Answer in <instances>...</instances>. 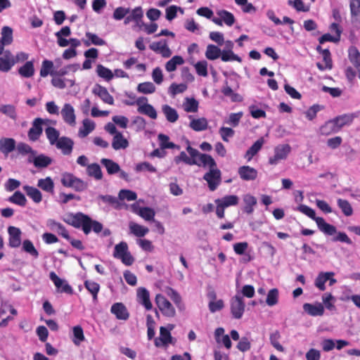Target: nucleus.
Here are the masks:
<instances>
[{"mask_svg": "<svg viewBox=\"0 0 360 360\" xmlns=\"http://www.w3.org/2000/svg\"><path fill=\"white\" fill-rule=\"evenodd\" d=\"M22 250L30 255L34 258H37L39 257V252L37 249L34 248L32 242L30 240H25L22 242Z\"/></svg>", "mask_w": 360, "mask_h": 360, "instance_id": "nucleus-61", "label": "nucleus"}, {"mask_svg": "<svg viewBox=\"0 0 360 360\" xmlns=\"http://www.w3.org/2000/svg\"><path fill=\"white\" fill-rule=\"evenodd\" d=\"M95 122L89 119H84L82 122V127H81L78 131V136L80 138L87 136L91 131L95 129Z\"/></svg>", "mask_w": 360, "mask_h": 360, "instance_id": "nucleus-29", "label": "nucleus"}, {"mask_svg": "<svg viewBox=\"0 0 360 360\" xmlns=\"http://www.w3.org/2000/svg\"><path fill=\"white\" fill-rule=\"evenodd\" d=\"M0 112L13 120H16L18 118L16 108L11 104L1 105Z\"/></svg>", "mask_w": 360, "mask_h": 360, "instance_id": "nucleus-37", "label": "nucleus"}, {"mask_svg": "<svg viewBox=\"0 0 360 360\" xmlns=\"http://www.w3.org/2000/svg\"><path fill=\"white\" fill-rule=\"evenodd\" d=\"M155 215V212L154 210L149 207H143L141 210H139V216L147 221H154Z\"/></svg>", "mask_w": 360, "mask_h": 360, "instance_id": "nucleus-64", "label": "nucleus"}, {"mask_svg": "<svg viewBox=\"0 0 360 360\" xmlns=\"http://www.w3.org/2000/svg\"><path fill=\"white\" fill-rule=\"evenodd\" d=\"M129 146V142L124 137L122 134L117 133L116 134L113 139L112 142V147L116 150H120V149H125Z\"/></svg>", "mask_w": 360, "mask_h": 360, "instance_id": "nucleus-33", "label": "nucleus"}, {"mask_svg": "<svg viewBox=\"0 0 360 360\" xmlns=\"http://www.w3.org/2000/svg\"><path fill=\"white\" fill-rule=\"evenodd\" d=\"M245 307L243 297L239 293H237L230 300L231 313L234 319H240L242 318L245 311Z\"/></svg>", "mask_w": 360, "mask_h": 360, "instance_id": "nucleus-7", "label": "nucleus"}, {"mask_svg": "<svg viewBox=\"0 0 360 360\" xmlns=\"http://www.w3.org/2000/svg\"><path fill=\"white\" fill-rule=\"evenodd\" d=\"M202 158L203 159L201 167H209V171L204 174L203 179L207 181L209 189L214 191L221 182V172L211 155H202Z\"/></svg>", "mask_w": 360, "mask_h": 360, "instance_id": "nucleus-1", "label": "nucleus"}, {"mask_svg": "<svg viewBox=\"0 0 360 360\" xmlns=\"http://www.w3.org/2000/svg\"><path fill=\"white\" fill-rule=\"evenodd\" d=\"M101 163L106 168L108 174L112 175L120 171V165L110 159L102 158Z\"/></svg>", "mask_w": 360, "mask_h": 360, "instance_id": "nucleus-36", "label": "nucleus"}, {"mask_svg": "<svg viewBox=\"0 0 360 360\" xmlns=\"http://www.w3.org/2000/svg\"><path fill=\"white\" fill-rule=\"evenodd\" d=\"M63 220L65 222L75 228H82L86 235L90 233V229H89L90 217L88 215L82 212H77L75 214L69 213L65 216Z\"/></svg>", "mask_w": 360, "mask_h": 360, "instance_id": "nucleus-3", "label": "nucleus"}, {"mask_svg": "<svg viewBox=\"0 0 360 360\" xmlns=\"http://www.w3.org/2000/svg\"><path fill=\"white\" fill-rule=\"evenodd\" d=\"M113 257L119 259L126 266H131L134 259L129 251L128 245L126 242L122 241L115 246Z\"/></svg>", "mask_w": 360, "mask_h": 360, "instance_id": "nucleus-5", "label": "nucleus"}, {"mask_svg": "<svg viewBox=\"0 0 360 360\" xmlns=\"http://www.w3.org/2000/svg\"><path fill=\"white\" fill-rule=\"evenodd\" d=\"M94 94L99 96V98L105 103L112 105L114 103L113 97L108 93L107 89L101 85H96L93 89Z\"/></svg>", "mask_w": 360, "mask_h": 360, "instance_id": "nucleus-23", "label": "nucleus"}, {"mask_svg": "<svg viewBox=\"0 0 360 360\" xmlns=\"http://www.w3.org/2000/svg\"><path fill=\"white\" fill-rule=\"evenodd\" d=\"M349 59L357 70L360 71V53L356 47L349 48Z\"/></svg>", "mask_w": 360, "mask_h": 360, "instance_id": "nucleus-52", "label": "nucleus"}, {"mask_svg": "<svg viewBox=\"0 0 360 360\" xmlns=\"http://www.w3.org/2000/svg\"><path fill=\"white\" fill-rule=\"evenodd\" d=\"M333 120L335 124V126L338 127V130L339 131L343 127L352 124L354 120V116L353 115L351 114H344L338 116Z\"/></svg>", "mask_w": 360, "mask_h": 360, "instance_id": "nucleus-31", "label": "nucleus"}, {"mask_svg": "<svg viewBox=\"0 0 360 360\" xmlns=\"http://www.w3.org/2000/svg\"><path fill=\"white\" fill-rule=\"evenodd\" d=\"M51 84L58 89H63L67 86H73L75 84L74 79H63L60 77L52 76Z\"/></svg>", "mask_w": 360, "mask_h": 360, "instance_id": "nucleus-32", "label": "nucleus"}, {"mask_svg": "<svg viewBox=\"0 0 360 360\" xmlns=\"http://www.w3.org/2000/svg\"><path fill=\"white\" fill-rule=\"evenodd\" d=\"M264 143V139L263 137L257 139L252 146L246 151L244 158L250 161L252 158L261 150L262 146Z\"/></svg>", "mask_w": 360, "mask_h": 360, "instance_id": "nucleus-26", "label": "nucleus"}, {"mask_svg": "<svg viewBox=\"0 0 360 360\" xmlns=\"http://www.w3.org/2000/svg\"><path fill=\"white\" fill-rule=\"evenodd\" d=\"M8 201L11 203L24 207L26 205L27 199L20 191H15L13 195L9 197Z\"/></svg>", "mask_w": 360, "mask_h": 360, "instance_id": "nucleus-56", "label": "nucleus"}, {"mask_svg": "<svg viewBox=\"0 0 360 360\" xmlns=\"http://www.w3.org/2000/svg\"><path fill=\"white\" fill-rule=\"evenodd\" d=\"M215 203H220L225 207L236 205L238 203V197L234 195H226L215 200Z\"/></svg>", "mask_w": 360, "mask_h": 360, "instance_id": "nucleus-48", "label": "nucleus"}, {"mask_svg": "<svg viewBox=\"0 0 360 360\" xmlns=\"http://www.w3.org/2000/svg\"><path fill=\"white\" fill-rule=\"evenodd\" d=\"M79 68V64H70L66 66H64L61 68H58V65L55 66V70H53V74L54 76L58 77H63L68 74L70 72H75Z\"/></svg>", "mask_w": 360, "mask_h": 360, "instance_id": "nucleus-35", "label": "nucleus"}, {"mask_svg": "<svg viewBox=\"0 0 360 360\" xmlns=\"http://www.w3.org/2000/svg\"><path fill=\"white\" fill-rule=\"evenodd\" d=\"M98 200L104 204L111 205L115 208H117L120 205L118 198L110 195H99Z\"/></svg>", "mask_w": 360, "mask_h": 360, "instance_id": "nucleus-60", "label": "nucleus"}, {"mask_svg": "<svg viewBox=\"0 0 360 360\" xmlns=\"http://www.w3.org/2000/svg\"><path fill=\"white\" fill-rule=\"evenodd\" d=\"M333 272H321L316 277L314 285L319 288L320 290L323 291L326 290V283L330 278V277H333Z\"/></svg>", "mask_w": 360, "mask_h": 360, "instance_id": "nucleus-30", "label": "nucleus"}, {"mask_svg": "<svg viewBox=\"0 0 360 360\" xmlns=\"http://www.w3.org/2000/svg\"><path fill=\"white\" fill-rule=\"evenodd\" d=\"M96 72L100 77L105 79L106 81L111 80L114 77L113 73L110 69L101 64L97 65Z\"/></svg>", "mask_w": 360, "mask_h": 360, "instance_id": "nucleus-62", "label": "nucleus"}, {"mask_svg": "<svg viewBox=\"0 0 360 360\" xmlns=\"http://www.w3.org/2000/svg\"><path fill=\"white\" fill-rule=\"evenodd\" d=\"M184 60L180 56H174L165 64V69L167 72H173L176 70L177 65L184 64Z\"/></svg>", "mask_w": 360, "mask_h": 360, "instance_id": "nucleus-46", "label": "nucleus"}, {"mask_svg": "<svg viewBox=\"0 0 360 360\" xmlns=\"http://www.w3.org/2000/svg\"><path fill=\"white\" fill-rule=\"evenodd\" d=\"M47 226L50 228L51 230L57 232L64 238L70 239L68 231L62 224L57 222L53 219H49L47 221Z\"/></svg>", "mask_w": 360, "mask_h": 360, "instance_id": "nucleus-25", "label": "nucleus"}, {"mask_svg": "<svg viewBox=\"0 0 360 360\" xmlns=\"http://www.w3.org/2000/svg\"><path fill=\"white\" fill-rule=\"evenodd\" d=\"M46 136L49 141V143L54 146L60 139V132L56 128L48 127L45 129Z\"/></svg>", "mask_w": 360, "mask_h": 360, "instance_id": "nucleus-45", "label": "nucleus"}, {"mask_svg": "<svg viewBox=\"0 0 360 360\" xmlns=\"http://www.w3.org/2000/svg\"><path fill=\"white\" fill-rule=\"evenodd\" d=\"M158 140L160 141V146L161 149L171 148V149H179L180 147L175 143L169 141V138L168 136L160 134L158 135Z\"/></svg>", "mask_w": 360, "mask_h": 360, "instance_id": "nucleus-51", "label": "nucleus"}, {"mask_svg": "<svg viewBox=\"0 0 360 360\" xmlns=\"http://www.w3.org/2000/svg\"><path fill=\"white\" fill-rule=\"evenodd\" d=\"M188 146L186 147V151L189 154L190 156H188L186 152L181 151L180 154L174 158V162L176 164H179L180 162H184L188 165H198L201 167L202 163V155H208L207 154L200 153L197 149L192 148L189 145V141H188Z\"/></svg>", "mask_w": 360, "mask_h": 360, "instance_id": "nucleus-2", "label": "nucleus"}, {"mask_svg": "<svg viewBox=\"0 0 360 360\" xmlns=\"http://www.w3.org/2000/svg\"><path fill=\"white\" fill-rule=\"evenodd\" d=\"M15 148V141L12 138H1L0 139V152L8 155Z\"/></svg>", "mask_w": 360, "mask_h": 360, "instance_id": "nucleus-27", "label": "nucleus"}, {"mask_svg": "<svg viewBox=\"0 0 360 360\" xmlns=\"http://www.w3.org/2000/svg\"><path fill=\"white\" fill-rule=\"evenodd\" d=\"M28 162H32L36 167H46L52 162V159L44 154L35 155L34 157L29 156Z\"/></svg>", "mask_w": 360, "mask_h": 360, "instance_id": "nucleus-20", "label": "nucleus"}, {"mask_svg": "<svg viewBox=\"0 0 360 360\" xmlns=\"http://www.w3.org/2000/svg\"><path fill=\"white\" fill-rule=\"evenodd\" d=\"M303 309L306 313L312 316H322L324 313V307L319 302L315 304L305 303L303 304Z\"/></svg>", "mask_w": 360, "mask_h": 360, "instance_id": "nucleus-21", "label": "nucleus"}, {"mask_svg": "<svg viewBox=\"0 0 360 360\" xmlns=\"http://www.w3.org/2000/svg\"><path fill=\"white\" fill-rule=\"evenodd\" d=\"M319 131L321 135L328 136L331 134L338 132V130L333 120H330L320 127Z\"/></svg>", "mask_w": 360, "mask_h": 360, "instance_id": "nucleus-41", "label": "nucleus"}, {"mask_svg": "<svg viewBox=\"0 0 360 360\" xmlns=\"http://www.w3.org/2000/svg\"><path fill=\"white\" fill-rule=\"evenodd\" d=\"M1 37L0 39V56L4 52V46L10 45L13 40V30L8 26H4L1 32Z\"/></svg>", "mask_w": 360, "mask_h": 360, "instance_id": "nucleus-13", "label": "nucleus"}, {"mask_svg": "<svg viewBox=\"0 0 360 360\" xmlns=\"http://www.w3.org/2000/svg\"><path fill=\"white\" fill-rule=\"evenodd\" d=\"M240 178L243 181H253L257 177V171L250 166H241L238 169Z\"/></svg>", "mask_w": 360, "mask_h": 360, "instance_id": "nucleus-14", "label": "nucleus"}, {"mask_svg": "<svg viewBox=\"0 0 360 360\" xmlns=\"http://www.w3.org/2000/svg\"><path fill=\"white\" fill-rule=\"evenodd\" d=\"M184 110L187 112H195L198 109V102L193 98H186L183 103Z\"/></svg>", "mask_w": 360, "mask_h": 360, "instance_id": "nucleus-53", "label": "nucleus"}, {"mask_svg": "<svg viewBox=\"0 0 360 360\" xmlns=\"http://www.w3.org/2000/svg\"><path fill=\"white\" fill-rule=\"evenodd\" d=\"M60 115L63 121L71 127L76 124V115L75 109L70 103H65L61 111Z\"/></svg>", "mask_w": 360, "mask_h": 360, "instance_id": "nucleus-10", "label": "nucleus"}, {"mask_svg": "<svg viewBox=\"0 0 360 360\" xmlns=\"http://www.w3.org/2000/svg\"><path fill=\"white\" fill-rule=\"evenodd\" d=\"M143 17V12L141 6L136 7L130 13L126 15L124 24L128 25L129 22L134 21L137 26H139L140 22Z\"/></svg>", "mask_w": 360, "mask_h": 360, "instance_id": "nucleus-17", "label": "nucleus"}, {"mask_svg": "<svg viewBox=\"0 0 360 360\" xmlns=\"http://www.w3.org/2000/svg\"><path fill=\"white\" fill-rule=\"evenodd\" d=\"M278 302V290L277 288L271 289L266 296V303L269 307L276 305Z\"/></svg>", "mask_w": 360, "mask_h": 360, "instance_id": "nucleus-63", "label": "nucleus"}, {"mask_svg": "<svg viewBox=\"0 0 360 360\" xmlns=\"http://www.w3.org/2000/svg\"><path fill=\"white\" fill-rule=\"evenodd\" d=\"M44 120L41 118H36L33 122L32 127L28 131V137L30 141H35L38 140L42 134V124Z\"/></svg>", "mask_w": 360, "mask_h": 360, "instance_id": "nucleus-11", "label": "nucleus"}, {"mask_svg": "<svg viewBox=\"0 0 360 360\" xmlns=\"http://www.w3.org/2000/svg\"><path fill=\"white\" fill-rule=\"evenodd\" d=\"M221 49L217 46L209 44L207 46L205 56L208 60H214L221 56Z\"/></svg>", "mask_w": 360, "mask_h": 360, "instance_id": "nucleus-49", "label": "nucleus"}, {"mask_svg": "<svg viewBox=\"0 0 360 360\" xmlns=\"http://www.w3.org/2000/svg\"><path fill=\"white\" fill-rule=\"evenodd\" d=\"M137 301L142 304L146 310H150L153 307L150 300L149 291L143 287L137 289Z\"/></svg>", "mask_w": 360, "mask_h": 360, "instance_id": "nucleus-16", "label": "nucleus"}, {"mask_svg": "<svg viewBox=\"0 0 360 360\" xmlns=\"http://www.w3.org/2000/svg\"><path fill=\"white\" fill-rule=\"evenodd\" d=\"M337 203L345 216L349 217L353 214V209L350 203L347 200L338 198L337 200Z\"/></svg>", "mask_w": 360, "mask_h": 360, "instance_id": "nucleus-59", "label": "nucleus"}, {"mask_svg": "<svg viewBox=\"0 0 360 360\" xmlns=\"http://www.w3.org/2000/svg\"><path fill=\"white\" fill-rule=\"evenodd\" d=\"M86 173L89 176L94 177L96 180H101L103 178L101 167L97 163L89 165L86 167Z\"/></svg>", "mask_w": 360, "mask_h": 360, "instance_id": "nucleus-42", "label": "nucleus"}, {"mask_svg": "<svg viewBox=\"0 0 360 360\" xmlns=\"http://www.w3.org/2000/svg\"><path fill=\"white\" fill-rule=\"evenodd\" d=\"M61 184L63 186L71 188L78 192L83 191L87 188L86 182L69 172L62 174Z\"/></svg>", "mask_w": 360, "mask_h": 360, "instance_id": "nucleus-4", "label": "nucleus"}, {"mask_svg": "<svg viewBox=\"0 0 360 360\" xmlns=\"http://www.w3.org/2000/svg\"><path fill=\"white\" fill-rule=\"evenodd\" d=\"M54 146L60 149L63 155H69L72 152L74 141L69 137L61 136Z\"/></svg>", "mask_w": 360, "mask_h": 360, "instance_id": "nucleus-12", "label": "nucleus"}, {"mask_svg": "<svg viewBox=\"0 0 360 360\" xmlns=\"http://www.w3.org/2000/svg\"><path fill=\"white\" fill-rule=\"evenodd\" d=\"M84 286L92 295L93 300L96 302L97 300V295L100 290L99 284L92 281H86L84 282Z\"/></svg>", "mask_w": 360, "mask_h": 360, "instance_id": "nucleus-55", "label": "nucleus"}, {"mask_svg": "<svg viewBox=\"0 0 360 360\" xmlns=\"http://www.w3.org/2000/svg\"><path fill=\"white\" fill-rule=\"evenodd\" d=\"M217 15L222 19V22H224L228 26H232L235 22V18L233 15L226 11V10H220L217 11Z\"/></svg>", "mask_w": 360, "mask_h": 360, "instance_id": "nucleus-57", "label": "nucleus"}, {"mask_svg": "<svg viewBox=\"0 0 360 360\" xmlns=\"http://www.w3.org/2000/svg\"><path fill=\"white\" fill-rule=\"evenodd\" d=\"M3 56H0V71L2 72H9L15 65L14 55L9 50H4Z\"/></svg>", "mask_w": 360, "mask_h": 360, "instance_id": "nucleus-9", "label": "nucleus"}, {"mask_svg": "<svg viewBox=\"0 0 360 360\" xmlns=\"http://www.w3.org/2000/svg\"><path fill=\"white\" fill-rule=\"evenodd\" d=\"M243 201L245 204L244 212L247 214H252L254 211V206L257 204V199L250 194H246L243 197Z\"/></svg>", "mask_w": 360, "mask_h": 360, "instance_id": "nucleus-47", "label": "nucleus"}, {"mask_svg": "<svg viewBox=\"0 0 360 360\" xmlns=\"http://www.w3.org/2000/svg\"><path fill=\"white\" fill-rule=\"evenodd\" d=\"M37 186L45 192L53 193L54 183L52 179L49 176L45 179H40L38 180Z\"/></svg>", "mask_w": 360, "mask_h": 360, "instance_id": "nucleus-39", "label": "nucleus"}, {"mask_svg": "<svg viewBox=\"0 0 360 360\" xmlns=\"http://www.w3.org/2000/svg\"><path fill=\"white\" fill-rule=\"evenodd\" d=\"M137 110L139 113L147 115L153 120H155L158 117L156 110L152 105L149 103H144L143 105L139 106Z\"/></svg>", "mask_w": 360, "mask_h": 360, "instance_id": "nucleus-40", "label": "nucleus"}, {"mask_svg": "<svg viewBox=\"0 0 360 360\" xmlns=\"http://www.w3.org/2000/svg\"><path fill=\"white\" fill-rule=\"evenodd\" d=\"M172 342V337L169 330L165 327H160V337L155 340V345L159 347L161 346H165Z\"/></svg>", "mask_w": 360, "mask_h": 360, "instance_id": "nucleus-18", "label": "nucleus"}, {"mask_svg": "<svg viewBox=\"0 0 360 360\" xmlns=\"http://www.w3.org/2000/svg\"><path fill=\"white\" fill-rule=\"evenodd\" d=\"M316 223L319 229L326 235L333 236L337 233L336 227L328 224L322 217L316 219Z\"/></svg>", "mask_w": 360, "mask_h": 360, "instance_id": "nucleus-22", "label": "nucleus"}, {"mask_svg": "<svg viewBox=\"0 0 360 360\" xmlns=\"http://www.w3.org/2000/svg\"><path fill=\"white\" fill-rule=\"evenodd\" d=\"M162 111L168 122L174 123L178 120L179 114L177 111L169 105H163L162 106Z\"/></svg>", "mask_w": 360, "mask_h": 360, "instance_id": "nucleus-34", "label": "nucleus"}, {"mask_svg": "<svg viewBox=\"0 0 360 360\" xmlns=\"http://www.w3.org/2000/svg\"><path fill=\"white\" fill-rule=\"evenodd\" d=\"M110 311L120 320H127L129 316L126 307L120 302L113 304L111 307Z\"/></svg>", "mask_w": 360, "mask_h": 360, "instance_id": "nucleus-19", "label": "nucleus"}, {"mask_svg": "<svg viewBox=\"0 0 360 360\" xmlns=\"http://www.w3.org/2000/svg\"><path fill=\"white\" fill-rule=\"evenodd\" d=\"M9 236V245L11 248H18L21 244L22 232L19 228L9 226L8 228Z\"/></svg>", "mask_w": 360, "mask_h": 360, "instance_id": "nucleus-15", "label": "nucleus"}, {"mask_svg": "<svg viewBox=\"0 0 360 360\" xmlns=\"http://www.w3.org/2000/svg\"><path fill=\"white\" fill-rule=\"evenodd\" d=\"M19 74L26 78L31 77L34 73V65L32 61L26 62L18 70Z\"/></svg>", "mask_w": 360, "mask_h": 360, "instance_id": "nucleus-50", "label": "nucleus"}, {"mask_svg": "<svg viewBox=\"0 0 360 360\" xmlns=\"http://www.w3.org/2000/svg\"><path fill=\"white\" fill-rule=\"evenodd\" d=\"M188 118L191 120L189 127L195 131H202L207 129L208 122L205 117L193 118L192 115H189Z\"/></svg>", "mask_w": 360, "mask_h": 360, "instance_id": "nucleus-24", "label": "nucleus"}, {"mask_svg": "<svg viewBox=\"0 0 360 360\" xmlns=\"http://www.w3.org/2000/svg\"><path fill=\"white\" fill-rule=\"evenodd\" d=\"M155 303L163 315L168 317L174 316L175 309L164 295L158 294L155 297Z\"/></svg>", "mask_w": 360, "mask_h": 360, "instance_id": "nucleus-8", "label": "nucleus"}, {"mask_svg": "<svg viewBox=\"0 0 360 360\" xmlns=\"http://www.w3.org/2000/svg\"><path fill=\"white\" fill-rule=\"evenodd\" d=\"M17 150L18 153L25 155H30L29 156H31L32 158L35 156L37 153L36 150H33L32 147L28 145L27 143L20 142L17 145Z\"/></svg>", "mask_w": 360, "mask_h": 360, "instance_id": "nucleus-54", "label": "nucleus"}, {"mask_svg": "<svg viewBox=\"0 0 360 360\" xmlns=\"http://www.w3.org/2000/svg\"><path fill=\"white\" fill-rule=\"evenodd\" d=\"M23 190L25 191L26 194L35 202L39 203L42 200L41 193L37 188L30 186H24Z\"/></svg>", "mask_w": 360, "mask_h": 360, "instance_id": "nucleus-38", "label": "nucleus"}, {"mask_svg": "<svg viewBox=\"0 0 360 360\" xmlns=\"http://www.w3.org/2000/svg\"><path fill=\"white\" fill-rule=\"evenodd\" d=\"M53 70H55L53 62L49 60H44L42 62L41 68L40 70V76L42 77H46L49 75L54 76V74H53Z\"/></svg>", "mask_w": 360, "mask_h": 360, "instance_id": "nucleus-44", "label": "nucleus"}, {"mask_svg": "<svg viewBox=\"0 0 360 360\" xmlns=\"http://www.w3.org/2000/svg\"><path fill=\"white\" fill-rule=\"evenodd\" d=\"M317 51L321 52L325 66H323L320 63H317V67L319 70H323L324 69L332 68V60L330 58V53L328 49L322 50L321 46L317 47Z\"/></svg>", "mask_w": 360, "mask_h": 360, "instance_id": "nucleus-43", "label": "nucleus"}, {"mask_svg": "<svg viewBox=\"0 0 360 360\" xmlns=\"http://www.w3.org/2000/svg\"><path fill=\"white\" fill-rule=\"evenodd\" d=\"M137 91L143 94H150L155 91V86L150 82L140 83L137 86Z\"/></svg>", "mask_w": 360, "mask_h": 360, "instance_id": "nucleus-58", "label": "nucleus"}, {"mask_svg": "<svg viewBox=\"0 0 360 360\" xmlns=\"http://www.w3.org/2000/svg\"><path fill=\"white\" fill-rule=\"evenodd\" d=\"M291 151L289 144H279L274 149V155L269 158V163L271 165H276L281 160H285Z\"/></svg>", "mask_w": 360, "mask_h": 360, "instance_id": "nucleus-6", "label": "nucleus"}, {"mask_svg": "<svg viewBox=\"0 0 360 360\" xmlns=\"http://www.w3.org/2000/svg\"><path fill=\"white\" fill-rule=\"evenodd\" d=\"M129 229L130 233L139 238L145 236L149 232L148 228L134 221L129 223Z\"/></svg>", "mask_w": 360, "mask_h": 360, "instance_id": "nucleus-28", "label": "nucleus"}]
</instances>
